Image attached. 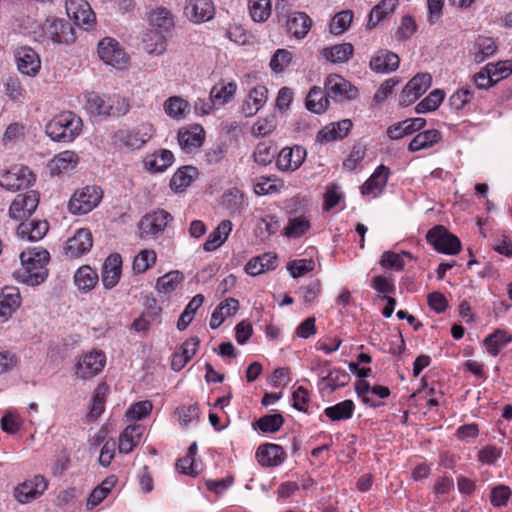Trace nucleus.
<instances>
[{
	"instance_id": "f257e3e1",
	"label": "nucleus",
	"mask_w": 512,
	"mask_h": 512,
	"mask_svg": "<svg viewBox=\"0 0 512 512\" xmlns=\"http://www.w3.org/2000/svg\"><path fill=\"white\" fill-rule=\"evenodd\" d=\"M50 260V254L45 249L34 248L20 254L22 267L14 272L16 279L24 284L36 286L45 281L48 271L45 265Z\"/></svg>"
},
{
	"instance_id": "f03ea898",
	"label": "nucleus",
	"mask_w": 512,
	"mask_h": 512,
	"mask_svg": "<svg viewBox=\"0 0 512 512\" xmlns=\"http://www.w3.org/2000/svg\"><path fill=\"white\" fill-rule=\"evenodd\" d=\"M82 119L72 111L55 115L45 126L46 135L55 142L69 143L80 135Z\"/></svg>"
},
{
	"instance_id": "7ed1b4c3",
	"label": "nucleus",
	"mask_w": 512,
	"mask_h": 512,
	"mask_svg": "<svg viewBox=\"0 0 512 512\" xmlns=\"http://www.w3.org/2000/svg\"><path fill=\"white\" fill-rule=\"evenodd\" d=\"M87 109L95 116L121 117L130 110L129 102L119 95L107 96L92 93L87 98Z\"/></svg>"
},
{
	"instance_id": "20e7f679",
	"label": "nucleus",
	"mask_w": 512,
	"mask_h": 512,
	"mask_svg": "<svg viewBox=\"0 0 512 512\" xmlns=\"http://www.w3.org/2000/svg\"><path fill=\"white\" fill-rule=\"evenodd\" d=\"M172 215L163 210L157 209L144 215L139 222V236L143 240L156 239L163 234Z\"/></svg>"
},
{
	"instance_id": "39448f33",
	"label": "nucleus",
	"mask_w": 512,
	"mask_h": 512,
	"mask_svg": "<svg viewBox=\"0 0 512 512\" xmlns=\"http://www.w3.org/2000/svg\"><path fill=\"white\" fill-rule=\"evenodd\" d=\"M102 196L100 187L86 186L73 194L68 204L69 211L76 215L87 214L100 203Z\"/></svg>"
},
{
	"instance_id": "423d86ee",
	"label": "nucleus",
	"mask_w": 512,
	"mask_h": 512,
	"mask_svg": "<svg viewBox=\"0 0 512 512\" xmlns=\"http://www.w3.org/2000/svg\"><path fill=\"white\" fill-rule=\"evenodd\" d=\"M426 240L439 253L455 255L461 250L459 238L442 225L431 228L426 234Z\"/></svg>"
},
{
	"instance_id": "0eeeda50",
	"label": "nucleus",
	"mask_w": 512,
	"mask_h": 512,
	"mask_svg": "<svg viewBox=\"0 0 512 512\" xmlns=\"http://www.w3.org/2000/svg\"><path fill=\"white\" fill-rule=\"evenodd\" d=\"M34 181V174L24 165H15L9 170L0 172V186L8 191L15 192L28 188Z\"/></svg>"
},
{
	"instance_id": "6e6552de",
	"label": "nucleus",
	"mask_w": 512,
	"mask_h": 512,
	"mask_svg": "<svg viewBox=\"0 0 512 512\" xmlns=\"http://www.w3.org/2000/svg\"><path fill=\"white\" fill-rule=\"evenodd\" d=\"M98 55L105 64L117 69H123L128 63V56L119 42L111 37H106L98 43Z\"/></svg>"
},
{
	"instance_id": "1a4fd4ad",
	"label": "nucleus",
	"mask_w": 512,
	"mask_h": 512,
	"mask_svg": "<svg viewBox=\"0 0 512 512\" xmlns=\"http://www.w3.org/2000/svg\"><path fill=\"white\" fill-rule=\"evenodd\" d=\"M106 365V354H80L74 365L75 375L83 380L98 375Z\"/></svg>"
},
{
	"instance_id": "9d476101",
	"label": "nucleus",
	"mask_w": 512,
	"mask_h": 512,
	"mask_svg": "<svg viewBox=\"0 0 512 512\" xmlns=\"http://www.w3.org/2000/svg\"><path fill=\"white\" fill-rule=\"evenodd\" d=\"M38 203L39 195L36 191L18 194L10 205L9 216L16 221H23L33 214Z\"/></svg>"
},
{
	"instance_id": "9b49d317",
	"label": "nucleus",
	"mask_w": 512,
	"mask_h": 512,
	"mask_svg": "<svg viewBox=\"0 0 512 512\" xmlns=\"http://www.w3.org/2000/svg\"><path fill=\"white\" fill-rule=\"evenodd\" d=\"M48 483L44 476L35 475L32 479L18 484L14 488V498L21 504H26L40 497L47 489Z\"/></svg>"
},
{
	"instance_id": "f8f14e48",
	"label": "nucleus",
	"mask_w": 512,
	"mask_h": 512,
	"mask_svg": "<svg viewBox=\"0 0 512 512\" xmlns=\"http://www.w3.org/2000/svg\"><path fill=\"white\" fill-rule=\"evenodd\" d=\"M44 34L54 43L70 44L75 40L71 24L60 18H48L43 25Z\"/></svg>"
},
{
	"instance_id": "ddd939ff",
	"label": "nucleus",
	"mask_w": 512,
	"mask_h": 512,
	"mask_svg": "<svg viewBox=\"0 0 512 512\" xmlns=\"http://www.w3.org/2000/svg\"><path fill=\"white\" fill-rule=\"evenodd\" d=\"M68 17L78 27L89 30L95 24V13L85 0H70L66 3Z\"/></svg>"
},
{
	"instance_id": "4468645a",
	"label": "nucleus",
	"mask_w": 512,
	"mask_h": 512,
	"mask_svg": "<svg viewBox=\"0 0 512 512\" xmlns=\"http://www.w3.org/2000/svg\"><path fill=\"white\" fill-rule=\"evenodd\" d=\"M325 92L328 99L336 101L353 100L358 96V89L342 76L330 75L325 82Z\"/></svg>"
},
{
	"instance_id": "2eb2a0df",
	"label": "nucleus",
	"mask_w": 512,
	"mask_h": 512,
	"mask_svg": "<svg viewBox=\"0 0 512 512\" xmlns=\"http://www.w3.org/2000/svg\"><path fill=\"white\" fill-rule=\"evenodd\" d=\"M154 129L150 123H142L129 131L120 130L117 138L131 150L140 149L153 136Z\"/></svg>"
},
{
	"instance_id": "dca6fc26",
	"label": "nucleus",
	"mask_w": 512,
	"mask_h": 512,
	"mask_svg": "<svg viewBox=\"0 0 512 512\" xmlns=\"http://www.w3.org/2000/svg\"><path fill=\"white\" fill-rule=\"evenodd\" d=\"M93 246L91 232L88 229H78L75 234L69 238L64 247L65 255L68 258H79L88 253Z\"/></svg>"
},
{
	"instance_id": "f3484780",
	"label": "nucleus",
	"mask_w": 512,
	"mask_h": 512,
	"mask_svg": "<svg viewBox=\"0 0 512 512\" xmlns=\"http://www.w3.org/2000/svg\"><path fill=\"white\" fill-rule=\"evenodd\" d=\"M215 8L211 0H187L184 15L191 22L203 23L214 17Z\"/></svg>"
},
{
	"instance_id": "a211bd4d",
	"label": "nucleus",
	"mask_w": 512,
	"mask_h": 512,
	"mask_svg": "<svg viewBox=\"0 0 512 512\" xmlns=\"http://www.w3.org/2000/svg\"><path fill=\"white\" fill-rule=\"evenodd\" d=\"M306 157V150L299 145L293 147H284L278 154L276 165L281 171L297 170Z\"/></svg>"
},
{
	"instance_id": "6ab92c4d",
	"label": "nucleus",
	"mask_w": 512,
	"mask_h": 512,
	"mask_svg": "<svg viewBox=\"0 0 512 512\" xmlns=\"http://www.w3.org/2000/svg\"><path fill=\"white\" fill-rule=\"evenodd\" d=\"M256 459L263 467H276L286 459V452L277 444L266 443L257 448Z\"/></svg>"
},
{
	"instance_id": "aec40b11",
	"label": "nucleus",
	"mask_w": 512,
	"mask_h": 512,
	"mask_svg": "<svg viewBox=\"0 0 512 512\" xmlns=\"http://www.w3.org/2000/svg\"><path fill=\"white\" fill-rule=\"evenodd\" d=\"M122 258L118 253L110 254L102 266V284L106 289L114 288L121 277Z\"/></svg>"
},
{
	"instance_id": "412c9836",
	"label": "nucleus",
	"mask_w": 512,
	"mask_h": 512,
	"mask_svg": "<svg viewBox=\"0 0 512 512\" xmlns=\"http://www.w3.org/2000/svg\"><path fill=\"white\" fill-rule=\"evenodd\" d=\"M350 380V374L345 370L333 368L321 377L318 388L320 393L329 395L337 389L345 387Z\"/></svg>"
},
{
	"instance_id": "4be33fe9",
	"label": "nucleus",
	"mask_w": 512,
	"mask_h": 512,
	"mask_svg": "<svg viewBox=\"0 0 512 512\" xmlns=\"http://www.w3.org/2000/svg\"><path fill=\"white\" fill-rule=\"evenodd\" d=\"M353 124L350 119H343L338 122H332L325 127H323L318 133H317V141L320 143H329L336 140H342L345 138Z\"/></svg>"
},
{
	"instance_id": "5701e85b",
	"label": "nucleus",
	"mask_w": 512,
	"mask_h": 512,
	"mask_svg": "<svg viewBox=\"0 0 512 512\" xmlns=\"http://www.w3.org/2000/svg\"><path fill=\"white\" fill-rule=\"evenodd\" d=\"M18 70L25 75H36L40 69L41 61L38 54L30 47H21L16 52Z\"/></svg>"
},
{
	"instance_id": "b1692460",
	"label": "nucleus",
	"mask_w": 512,
	"mask_h": 512,
	"mask_svg": "<svg viewBox=\"0 0 512 512\" xmlns=\"http://www.w3.org/2000/svg\"><path fill=\"white\" fill-rule=\"evenodd\" d=\"M205 132L202 126L195 124L178 132V142L187 153L199 148L204 142Z\"/></svg>"
},
{
	"instance_id": "393cba45",
	"label": "nucleus",
	"mask_w": 512,
	"mask_h": 512,
	"mask_svg": "<svg viewBox=\"0 0 512 512\" xmlns=\"http://www.w3.org/2000/svg\"><path fill=\"white\" fill-rule=\"evenodd\" d=\"M49 229L47 221L29 218L23 220L17 228V234L22 239L36 242L42 239Z\"/></svg>"
},
{
	"instance_id": "a878e982",
	"label": "nucleus",
	"mask_w": 512,
	"mask_h": 512,
	"mask_svg": "<svg viewBox=\"0 0 512 512\" xmlns=\"http://www.w3.org/2000/svg\"><path fill=\"white\" fill-rule=\"evenodd\" d=\"M390 170L385 165L378 166L372 175L361 186L362 195L377 196L386 187Z\"/></svg>"
},
{
	"instance_id": "bb28decb",
	"label": "nucleus",
	"mask_w": 512,
	"mask_h": 512,
	"mask_svg": "<svg viewBox=\"0 0 512 512\" xmlns=\"http://www.w3.org/2000/svg\"><path fill=\"white\" fill-rule=\"evenodd\" d=\"M267 98L268 89L265 86L258 85L252 88L242 105V112L246 117L254 116L264 106Z\"/></svg>"
},
{
	"instance_id": "cd10ccee",
	"label": "nucleus",
	"mask_w": 512,
	"mask_h": 512,
	"mask_svg": "<svg viewBox=\"0 0 512 512\" xmlns=\"http://www.w3.org/2000/svg\"><path fill=\"white\" fill-rule=\"evenodd\" d=\"M400 59L397 54L387 51H378L370 60V68L377 73H390L399 67Z\"/></svg>"
},
{
	"instance_id": "c85d7f7f",
	"label": "nucleus",
	"mask_w": 512,
	"mask_h": 512,
	"mask_svg": "<svg viewBox=\"0 0 512 512\" xmlns=\"http://www.w3.org/2000/svg\"><path fill=\"white\" fill-rule=\"evenodd\" d=\"M21 304V296L18 288L4 287L0 289V316L4 319L11 317Z\"/></svg>"
},
{
	"instance_id": "c756f323",
	"label": "nucleus",
	"mask_w": 512,
	"mask_h": 512,
	"mask_svg": "<svg viewBox=\"0 0 512 512\" xmlns=\"http://www.w3.org/2000/svg\"><path fill=\"white\" fill-rule=\"evenodd\" d=\"M425 124L426 120L424 118L418 117L406 119L402 122L391 125L387 129V135L392 140H398L422 129Z\"/></svg>"
},
{
	"instance_id": "7c9ffc66",
	"label": "nucleus",
	"mask_w": 512,
	"mask_h": 512,
	"mask_svg": "<svg viewBox=\"0 0 512 512\" xmlns=\"http://www.w3.org/2000/svg\"><path fill=\"white\" fill-rule=\"evenodd\" d=\"M286 22L287 32L297 39L304 38L309 32L312 20L304 12L295 11Z\"/></svg>"
},
{
	"instance_id": "2f4dec72",
	"label": "nucleus",
	"mask_w": 512,
	"mask_h": 512,
	"mask_svg": "<svg viewBox=\"0 0 512 512\" xmlns=\"http://www.w3.org/2000/svg\"><path fill=\"white\" fill-rule=\"evenodd\" d=\"M233 224L230 220H222L218 226L209 234L203 249L212 252L218 249L227 240L232 231Z\"/></svg>"
},
{
	"instance_id": "473e14b6",
	"label": "nucleus",
	"mask_w": 512,
	"mask_h": 512,
	"mask_svg": "<svg viewBox=\"0 0 512 512\" xmlns=\"http://www.w3.org/2000/svg\"><path fill=\"white\" fill-rule=\"evenodd\" d=\"M78 163V156L74 151L66 150L60 152L49 162V169L52 175L73 170Z\"/></svg>"
},
{
	"instance_id": "72a5a7b5",
	"label": "nucleus",
	"mask_w": 512,
	"mask_h": 512,
	"mask_svg": "<svg viewBox=\"0 0 512 512\" xmlns=\"http://www.w3.org/2000/svg\"><path fill=\"white\" fill-rule=\"evenodd\" d=\"M144 427L140 424L128 425L119 437V452L129 454L139 443Z\"/></svg>"
},
{
	"instance_id": "f704fd0d",
	"label": "nucleus",
	"mask_w": 512,
	"mask_h": 512,
	"mask_svg": "<svg viewBox=\"0 0 512 512\" xmlns=\"http://www.w3.org/2000/svg\"><path fill=\"white\" fill-rule=\"evenodd\" d=\"M239 309V302L234 298L222 301L213 311L210 319V327L217 329L227 317L234 315Z\"/></svg>"
},
{
	"instance_id": "c9c22d12",
	"label": "nucleus",
	"mask_w": 512,
	"mask_h": 512,
	"mask_svg": "<svg viewBox=\"0 0 512 512\" xmlns=\"http://www.w3.org/2000/svg\"><path fill=\"white\" fill-rule=\"evenodd\" d=\"M174 161V155L170 150L162 149L154 152L144 159L145 167L154 173L164 172Z\"/></svg>"
},
{
	"instance_id": "e433bc0d",
	"label": "nucleus",
	"mask_w": 512,
	"mask_h": 512,
	"mask_svg": "<svg viewBox=\"0 0 512 512\" xmlns=\"http://www.w3.org/2000/svg\"><path fill=\"white\" fill-rule=\"evenodd\" d=\"M328 104L329 100L325 89L322 90L317 86H314L310 89L305 100V106L310 112L321 114L327 109Z\"/></svg>"
},
{
	"instance_id": "4c0bfd02",
	"label": "nucleus",
	"mask_w": 512,
	"mask_h": 512,
	"mask_svg": "<svg viewBox=\"0 0 512 512\" xmlns=\"http://www.w3.org/2000/svg\"><path fill=\"white\" fill-rule=\"evenodd\" d=\"M98 274L88 265H83L74 274V283L81 291L87 292L98 283Z\"/></svg>"
},
{
	"instance_id": "58836bf2",
	"label": "nucleus",
	"mask_w": 512,
	"mask_h": 512,
	"mask_svg": "<svg viewBox=\"0 0 512 512\" xmlns=\"http://www.w3.org/2000/svg\"><path fill=\"white\" fill-rule=\"evenodd\" d=\"M354 410V402L350 399H346L333 406L326 407L324 414L331 421H343L352 418Z\"/></svg>"
},
{
	"instance_id": "ea45409f",
	"label": "nucleus",
	"mask_w": 512,
	"mask_h": 512,
	"mask_svg": "<svg viewBox=\"0 0 512 512\" xmlns=\"http://www.w3.org/2000/svg\"><path fill=\"white\" fill-rule=\"evenodd\" d=\"M354 48L351 43L337 44L324 48L322 55L332 63H345L353 56Z\"/></svg>"
},
{
	"instance_id": "a19ab883",
	"label": "nucleus",
	"mask_w": 512,
	"mask_h": 512,
	"mask_svg": "<svg viewBox=\"0 0 512 512\" xmlns=\"http://www.w3.org/2000/svg\"><path fill=\"white\" fill-rule=\"evenodd\" d=\"M441 139V133L436 129H430L418 133L409 143L408 150L416 152L422 149H427Z\"/></svg>"
},
{
	"instance_id": "79ce46f5",
	"label": "nucleus",
	"mask_w": 512,
	"mask_h": 512,
	"mask_svg": "<svg viewBox=\"0 0 512 512\" xmlns=\"http://www.w3.org/2000/svg\"><path fill=\"white\" fill-rule=\"evenodd\" d=\"M190 110V104L180 96H171L164 102V111L172 119L181 120Z\"/></svg>"
},
{
	"instance_id": "37998d69",
	"label": "nucleus",
	"mask_w": 512,
	"mask_h": 512,
	"mask_svg": "<svg viewBox=\"0 0 512 512\" xmlns=\"http://www.w3.org/2000/svg\"><path fill=\"white\" fill-rule=\"evenodd\" d=\"M397 5L398 0H381L369 13L367 27L369 29L376 27L382 19L395 10Z\"/></svg>"
},
{
	"instance_id": "c03bdc74",
	"label": "nucleus",
	"mask_w": 512,
	"mask_h": 512,
	"mask_svg": "<svg viewBox=\"0 0 512 512\" xmlns=\"http://www.w3.org/2000/svg\"><path fill=\"white\" fill-rule=\"evenodd\" d=\"M284 417L280 413L267 414L260 417L252 423L254 430H260L263 433H276L284 424Z\"/></svg>"
},
{
	"instance_id": "a18cd8bd",
	"label": "nucleus",
	"mask_w": 512,
	"mask_h": 512,
	"mask_svg": "<svg viewBox=\"0 0 512 512\" xmlns=\"http://www.w3.org/2000/svg\"><path fill=\"white\" fill-rule=\"evenodd\" d=\"M198 171L193 166H183L179 168L173 175L170 186L175 191H181L190 186Z\"/></svg>"
},
{
	"instance_id": "49530a36",
	"label": "nucleus",
	"mask_w": 512,
	"mask_h": 512,
	"mask_svg": "<svg viewBox=\"0 0 512 512\" xmlns=\"http://www.w3.org/2000/svg\"><path fill=\"white\" fill-rule=\"evenodd\" d=\"M108 391L109 387L106 383H100L95 388L91 399L90 411L88 413L90 419L95 420L103 413Z\"/></svg>"
},
{
	"instance_id": "de8ad7c7",
	"label": "nucleus",
	"mask_w": 512,
	"mask_h": 512,
	"mask_svg": "<svg viewBox=\"0 0 512 512\" xmlns=\"http://www.w3.org/2000/svg\"><path fill=\"white\" fill-rule=\"evenodd\" d=\"M444 98L445 92L441 89H435L416 105L415 112L423 114L435 111L441 105Z\"/></svg>"
},
{
	"instance_id": "09e8293b",
	"label": "nucleus",
	"mask_w": 512,
	"mask_h": 512,
	"mask_svg": "<svg viewBox=\"0 0 512 512\" xmlns=\"http://www.w3.org/2000/svg\"><path fill=\"white\" fill-rule=\"evenodd\" d=\"M183 280V274L179 271H171L159 277L156 282V289L160 294L168 295L173 292L177 285Z\"/></svg>"
},
{
	"instance_id": "8fccbe9b",
	"label": "nucleus",
	"mask_w": 512,
	"mask_h": 512,
	"mask_svg": "<svg viewBox=\"0 0 512 512\" xmlns=\"http://www.w3.org/2000/svg\"><path fill=\"white\" fill-rule=\"evenodd\" d=\"M310 229V222L305 216L290 218L284 228V235L289 238H299Z\"/></svg>"
},
{
	"instance_id": "3c124183",
	"label": "nucleus",
	"mask_w": 512,
	"mask_h": 512,
	"mask_svg": "<svg viewBox=\"0 0 512 512\" xmlns=\"http://www.w3.org/2000/svg\"><path fill=\"white\" fill-rule=\"evenodd\" d=\"M484 342L487 347V352H498V349L512 342V332L497 329L487 336Z\"/></svg>"
},
{
	"instance_id": "603ef678",
	"label": "nucleus",
	"mask_w": 512,
	"mask_h": 512,
	"mask_svg": "<svg viewBox=\"0 0 512 512\" xmlns=\"http://www.w3.org/2000/svg\"><path fill=\"white\" fill-rule=\"evenodd\" d=\"M249 13L253 21L264 22L271 14L270 0H248Z\"/></svg>"
},
{
	"instance_id": "864d4df0",
	"label": "nucleus",
	"mask_w": 512,
	"mask_h": 512,
	"mask_svg": "<svg viewBox=\"0 0 512 512\" xmlns=\"http://www.w3.org/2000/svg\"><path fill=\"white\" fill-rule=\"evenodd\" d=\"M151 24L159 29V34L168 32L174 26L172 14L165 8H157L151 15Z\"/></svg>"
},
{
	"instance_id": "5fc2aeb1",
	"label": "nucleus",
	"mask_w": 512,
	"mask_h": 512,
	"mask_svg": "<svg viewBox=\"0 0 512 512\" xmlns=\"http://www.w3.org/2000/svg\"><path fill=\"white\" fill-rule=\"evenodd\" d=\"M236 89L237 85L234 82L215 85L210 92L211 99L219 105L225 104L234 96Z\"/></svg>"
},
{
	"instance_id": "6e6d98bb",
	"label": "nucleus",
	"mask_w": 512,
	"mask_h": 512,
	"mask_svg": "<svg viewBox=\"0 0 512 512\" xmlns=\"http://www.w3.org/2000/svg\"><path fill=\"white\" fill-rule=\"evenodd\" d=\"M475 46L478 49L474 57L476 63L484 62L486 59L493 56L497 50L494 40L489 37L480 38Z\"/></svg>"
},
{
	"instance_id": "4d7b16f0",
	"label": "nucleus",
	"mask_w": 512,
	"mask_h": 512,
	"mask_svg": "<svg viewBox=\"0 0 512 512\" xmlns=\"http://www.w3.org/2000/svg\"><path fill=\"white\" fill-rule=\"evenodd\" d=\"M156 261L154 250H141L133 261V270L135 273H143L148 270Z\"/></svg>"
},
{
	"instance_id": "13d9d810",
	"label": "nucleus",
	"mask_w": 512,
	"mask_h": 512,
	"mask_svg": "<svg viewBox=\"0 0 512 512\" xmlns=\"http://www.w3.org/2000/svg\"><path fill=\"white\" fill-rule=\"evenodd\" d=\"M178 421L183 427H187L193 421H198L200 409L198 404L182 405L176 409Z\"/></svg>"
},
{
	"instance_id": "bf43d9fd",
	"label": "nucleus",
	"mask_w": 512,
	"mask_h": 512,
	"mask_svg": "<svg viewBox=\"0 0 512 512\" xmlns=\"http://www.w3.org/2000/svg\"><path fill=\"white\" fill-rule=\"evenodd\" d=\"M352 19L353 13L350 10L337 13L330 23V32L334 35L342 34L350 26Z\"/></svg>"
},
{
	"instance_id": "052dcab7",
	"label": "nucleus",
	"mask_w": 512,
	"mask_h": 512,
	"mask_svg": "<svg viewBox=\"0 0 512 512\" xmlns=\"http://www.w3.org/2000/svg\"><path fill=\"white\" fill-rule=\"evenodd\" d=\"M143 42L148 53L160 55L166 50L165 38L158 32H150L145 36Z\"/></svg>"
},
{
	"instance_id": "680f3d73",
	"label": "nucleus",
	"mask_w": 512,
	"mask_h": 512,
	"mask_svg": "<svg viewBox=\"0 0 512 512\" xmlns=\"http://www.w3.org/2000/svg\"><path fill=\"white\" fill-rule=\"evenodd\" d=\"M474 95V89L466 86L458 89L449 98V105L452 109L460 110L471 101Z\"/></svg>"
},
{
	"instance_id": "e2e57ef3",
	"label": "nucleus",
	"mask_w": 512,
	"mask_h": 512,
	"mask_svg": "<svg viewBox=\"0 0 512 512\" xmlns=\"http://www.w3.org/2000/svg\"><path fill=\"white\" fill-rule=\"evenodd\" d=\"M432 85V76L429 73L416 74L406 86L420 98Z\"/></svg>"
},
{
	"instance_id": "0e129e2a",
	"label": "nucleus",
	"mask_w": 512,
	"mask_h": 512,
	"mask_svg": "<svg viewBox=\"0 0 512 512\" xmlns=\"http://www.w3.org/2000/svg\"><path fill=\"white\" fill-rule=\"evenodd\" d=\"M372 390V386L365 379H359L355 383V392L357 396L361 399V401L372 408H377L382 405L381 402H377L373 400L370 396Z\"/></svg>"
},
{
	"instance_id": "69168bd1",
	"label": "nucleus",
	"mask_w": 512,
	"mask_h": 512,
	"mask_svg": "<svg viewBox=\"0 0 512 512\" xmlns=\"http://www.w3.org/2000/svg\"><path fill=\"white\" fill-rule=\"evenodd\" d=\"M315 263L312 259H299L288 262L287 270L291 277L296 279L314 269Z\"/></svg>"
},
{
	"instance_id": "338daca9",
	"label": "nucleus",
	"mask_w": 512,
	"mask_h": 512,
	"mask_svg": "<svg viewBox=\"0 0 512 512\" xmlns=\"http://www.w3.org/2000/svg\"><path fill=\"white\" fill-rule=\"evenodd\" d=\"M153 409V404L149 400H143L132 404L126 412L130 420H141L147 417Z\"/></svg>"
},
{
	"instance_id": "774afa93",
	"label": "nucleus",
	"mask_w": 512,
	"mask_h": 512,
	"mask_svg": "<svg viewBox=\"0 0 512 512\" xmlns=\"http://www.w3.org/2000/svg\"><path fill=\"white\" fill-rule=\"evenodd\" d=\"M487 67L497 84L500 80L512 74V59L499 61L497 63H488Z\"/></svg>"
}]
</instances>
